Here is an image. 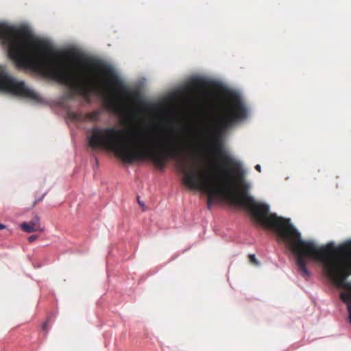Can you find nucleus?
<instances>
[{
	"label": "nucleus",
	"instance_id": "3",
	"mask_svg": "<svg viewBox=\"0 0 351 351\" xmlns=\"http://www.w3.org/2000/svg\"><path fill=\"white\" fill-rule=\"evenodd\" d=\"M247 108L236 92L225 90V95L215 101L203 113L202 118L210 130H116L101 132H226L247 117Z\"/></svg>",
	"mask_w": 351,
	"mask_h": 351
},
{
	"label": "nucleus",
	"instance_id": "11",
	"mask_svg": "<svg viewBox=\"0 0 351 351\" xmlns=\"http://www.w3.org/2000/svg\"><path fill=\"white\" fill-rule=\"evenodd\" d=\"M255 169H256V170H257L258 172H261V165H256L255 166Z\"/></svg>",
	"mask_w": 351,
	"mask_h": 351
},
{
	"label": "nucleus",
	"instance_id": "5",
	"mask_svg": "<svg viewBox=\"0 0 351 351\" xmlns=\"http://www.w3.org/2000/svg\"><path fill=\"white\" fill-rule=\"evenodd\" d=\"M21 228L24 232L28 233L43 230L40 227V220L38 215H35L29 222L22 223Z\"/></svg>",
	"mask_w": 351,
	"mask_h": 351
},
{
	"label": "nucleus",
	"instance_id": "4",
	"mask_svg": "<svg viewBox=\"0 0 351 351\" xmlns=\"http://www.w3.org/2000/svg\"><path fill=\"white\" fill-rule=\"evenodd\" d=\"M0 90L23 97L36 98V94L23 81H17L5 72H0Z\"/></svg>",
	"mask_w": 351,
	"mask_h": 351
},
{
	"label": "nucleus",
	"instance_id": "1",
	"mask_svg": "<svg viewBox=\"0 0 351 351\" xmlns=\"http://www.w3.org/2000/svg\"><path fill=\"white\" fill-rule=\"evenodd\" d=\"M0 42L6 47L9 58L18 69L33 70L68 86L85 98H88L93 92L101 93L104 85L112 88L116 98L106 99L105 106L119 113V75L110 64L74 51L64 53L65 58L86 66L89 70L98 71L97 75L94 76L80 75L68 70L63 64L48 56L43 54L36 56L30 45L42 53L54 56L56 53L46 41L36 38L25 25L15 27L0 24Z\"/></svg>",
	"mask_w": 351,
	"mask_h": 351
},
{
	"label": "nucleus",
	"instance_id": "6",
	"mask_svg": "<svg viewBox=\"0 0 351 351\" xmlns=\"http://www.w3.org/2000/svg\"><path fill=\"white\" fill-rule=\"evenodd\" d=\"M72 119L76 121H95L99 119V111H93L89 113H87L84 115L80 114L77 112H71L70 114Z\"/></svg>",
	"mask_w": 351,
	"mask_h": 351
},
{
	"label": "nucleus",
	"instance_id": "14",
	"mask_svg": "<svg viewBox=\"0 0 351 351\" xmlns=\"http://www.w3.org/2000/svg\"><path fill=\"white\" fill-rule=\"evenodd\" d=\"M4 228H5V226L3 224H0V230L4 229Z\"/></svg>",
	"mask_w": 351,
	"mask_h": 351
},
{
	"label": "nucleus",
	"instance_id": "9",
	"mask_svg": "<svg viewBox=\"0 0 351 351\" xmlns=\"http://www.w3.org/2000/svg\"><path fill=\"white\" fill-rule=\"evenodd\" d=\"M195 84L197 86H200V87L204 86V82L202 80H199V81L196 82Z\"/></svg>",
	"mask_w": 351,
	"mask_h": 351
},
{
	"label": "nucleus",
	"instance_id": "2",
	"mask_svg": "<svg viewBox=\"0 0 351 351\" xmlns=\"http://www.w3.org/2000/svg\"><path fill=\"white\" fill-rule=\"evenodd\" d=\"M247 189L245 183H231V203L247 208L257 223L277 234L295 256L298 270L302 277L311 275L307 268L308 261L321 264L323 271L333 285L343 289L340 298L347 304L351 323V282L347 281L351 276V239L337 245L330 242L321 246L312 241H304L290 219L270 213L269 206L256 202L247 194Z\"/></svg>",
	"mask_w": 351,
	"mask_h": 351
},
{
	"label": "nucleus",
	"instance_id": "10",
	"mask_svg": "<svg viewBox=\"0 0 351 351\" xmlns=\"http://www.w3.org/2000/svg\"><path fill=\"white\" fill-rule=\"evenodd\" d=\"M43 330H47V322H45L43 324Z\"/></svg>",
	"mask_w": 351,
	"mask_h": 351
},
{
	"label": "nucleus",
	"instance_id": "8",
	"mask_svg": "<svg viewBox=\"0 0 351 351\" xmlns=\"http://www.w3.org/2000/svg\"><path fill=\"white\" fill-rule=\"evenodd\" d=\"M38 238V236L36 235H31L30 237H29L28 238V240L29 242H33L34 241H36Z\"/></svg>",
	"mask_w": 351,
	"mask_h": 351
},
{
	"label": "nucleus",
	"instance_id": "13",
	"mask_svg": "<svg viewBox=\"0 0 351 351\" xmlns=\"http://www.w3.org/2000/svg\"><path fill=\"white\" fill-rule=\"evenodd\" d=\"M138 202L141 206H143L144 204L140 201L139 197H138Z\"/></svg>",
	"mask_w": 351,
	"mask_h": 351
},
{
	"label": "nucleus",
	"instance_id": "12",
	"mask_svg": "<svg viewBox=\"0 0 351 351\" xmlns=\"http://www.w3.org/2000/svg\"><path fill=\"white\" fill-rule=\"evenodd\" d=\"M42 200V198L41 199H39L38 200H36L34 202V204L33 206H35L38 202L41 201Z\"/></svg>",
	"mask_w": 351,
	"mask_h": 351
},
{
	"label": "nucleus",
	"instance_id": "7",
	"mask_svg": "<svg viewBox=\"0 0 351 351\" xmlns=\"http://www.w3.org/2000/svg\"><path fill=\"white\" fill-rule=\"evenodd\" d=\"M248 258L251 263H253L254 265L258 264V261L254 254H249Z\"/></svg>",
	"mask_w": 351,
	"mask_h": 351
}]
</instances>
